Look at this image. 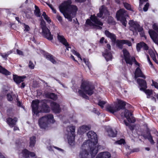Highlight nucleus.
Here are the masks:
<instances>
[{"label": "nucleus", "instance_id": "obj_1", "mask_svg": "<svg viewBox=\"0 0 158 158\" xmlns=\"http://www.w3.org/2000/svg\"><path fill=\"white\" fill-rule=\"evenodd\" d=\"M88 137L90 139L86 142L83 143L82 147L88 146L90 151L91 158L89 152L85 149L81 151L80 153V158H94L96 156L100 148V145H97L98 142L97 135L93 131H89L87 133Z\"/></svg>", "mask_w": 158, "mask_h": 158}, {"label": "nucleus", "instance_id": "obj_2", "mask_svg": "<svg viewBox=\"0 0 158 158\" xmlns=\"http://www.w3.org/2000/svg\"><path fill=\"white\" fill-rule=\"evenodd\" d=\"M81 89H79L78 93L79 95L83 98L87 100L89 99V96L93 94L95 89V86L91 82L88 81L84 80L82 81L81 85Z\"/></svg>", "mask_w": 158, "mask_h": 158}, {"label": "nucleus", "instance_id": "obj_3", "mask_svg": "<svg viewBox=\"0 0 158 158\" xmlns=\"http://www.w3.org/2000/svg\"><path fill=\"white\" fill-rule=\"evenodd\" d=\"M72 3L71 0H67L64 1L59 5L60 11L64 15L70 13L74 16L76 15L78 8L76 5H72Z\"/></svg>", "mask_w": 158, "mask_h": 158}, {"label": "nucleus", "instance_id": "obj_4", "mask_svg": "<svg viewBox=\"0 0 158 158\" xmlns=\"http://www.w3.org/2000/svg\"><path fill=\"white\" fill-rule=\"evenodd\" d=\"M126 105V102L121 99H118L115 106L113 105L108 106L106 108V110L112 114H114L121 110L125 109Z\"/></svg>", "mask_w": 158, "mask_h": 158}, {"label": "nucleus", "instance_id": "obj_5", "mask_svg": "<svg viewBox=\"0 0 158 158\" xmlns=\"http://www.w3.org/2000/svg\"><path fill=\"white\" fill-rule=\"evenodd\" d=\"M55 122L53 115L52 114H49L40 118L38 123L41 128H45L49 122L54 123Z\"/></svg>", "mask_w": 158, "mask_h": 158}, {"label": "nucleus", "instance_id": "obj_6", "mask_svg": "<svg viewBox=\"0 0 158 158\" xmlns=\"http://www.w3.org/2000/svg\"><path fill=\"white\" fill-rule=\"evenodd\" d=\"M128 16L127 11L123 8L120 9L117 11L116 15L117 20L120 21L124 27L127 26V22L126 17Z\"/></svg>", "mask_w": 158, "mask_h": 158}, {"label": "nucleus", "instance_id": "obj_7", "mask_svg": "<svg viewBox=\"0 0 158 158\" xmlns=\"http://www.w3.org/2000/svg\"><path fill=\"white\" fill-rule=\"evenodd\" d=\"M105 34L106 35L108 38L110 39L112 42L114 43L116 42V46L120 49H122L123 48V45L124 44V40H118L116 41V37L115 35L110 33L108 30H106L105 31Z\"/></svg>", "mask_w": 158, "mask_h": 158}, {"label": "nucleus", "instance_id": "obj_8", "mask_svg": "<svg viewBox=\"0 0 158 158\" xmlns=\"http://www.w3.org/2000/svg\"><path fill=\"white\" fill-rule=\"evenodd\" d=\"M90 19H87L85 22L86 24L89 26H94V24L92 23L91 21L94 22L95 24L98 25L102 26L103 25V23L98 19L97 17L95 16V15H91L90 17Z\"/></svg>", "mask_w": 158, "mask_h": 158}, {"label": "nucleus", "instance_id": "obj_9", "mask_svg": "<svg viewBox=\"0 0 158 158\" xmlns=\"http://www.w3.org/2000/svg\"><path fill=\"white\" fill-rule=\"evenodd\" d=\"M71 135L68 136V142L69 143L71 146H73L74 144L75 138V127L73 126H70L69 127Z\"/></svg>", "mask_w": 158, "mask_h": 158}, {"label": "nucleus", "instance_id": "obj_10", "mask_svg": "<svg viewBox=\"0 0 158 158\" xmlns=\"http://www.w3.org/2000/svg\"><path fill=\"white\" fill-rule=\"evenodd\" d=\"M99 12L97 14V16L98 17L100 18L102 17L103 15L104 16L102 18H104L105 16H107L109 15V12L107 10L106 7L104 5H102L99 9Z\"/></svg>", "mask_w": 158, "mask_h": 158}, {"label": "nucleus", "instance_id": "obj_11", "mask_svg": "<svg viewBox=\"0 0 158 158\" xmlns=\"http://www.w3.org/2000/svg\"><path fill=\"white\" fill-rule=\"evenodd\" d=\"M57 38L58 40L65 47V51H69V48H71L69 43L67 42V40L63 35H60L59 33L57 34Z\"/></svg>", "mask_w": 158, "mask_h": 158}, {"label": "nucleus", "instance_id": "obj_12", "mask_svg": "<svg viewBox=\"0 0 158 158\" xmlns=\"http://www.w3.org/2000/svg\"><path fill=\"white\" fill-rule=\"evenodd\" d=\"M132 113L127 109H125L124 113H122L121 114V116L124 115L129 122L134 123L135 120L133 119V117L132 116Z\"/></svg>", "mask_w": 158, "mask_h": 158}, {"label": "nucleus", "instance_id": "obj_13", "mask_svg": "<svg viewBox=\"0 0 158 158\" xmlns=\"http://www.w3.org/2000/svg\"><path fill=\"white\" fill-rule=\"evenodd\" d=\"M42 35L43 36L49 40H53V35L51 34L50 30L47 28L42 29Z\"/></svg>", "mask_w": 158, "mask_h": 158}, {"label": "nucleus", "instance_id": "obj_14", "mask_svg": "<svg viewBox=\"0 0 158 158\" xmlns=\"http://www.w3.org/2000/svg\"><path fill=\"white\" fill-rule=\"evenodd\" d=\"M40 102L39 100L38 99L33 100L32 101L31 106L32 112L34 114H35L37 115L39 113L38 109L39 108V104Z\"/></svg>", "mask_w": 158, "mask_h": 158}, {"label": "nucleus", "instance_id": "obj_15", "mask_svg": "<svg viewBox=\"0 0 158 158\" xmlns=\"http://www.w3.org/2000/svg\"><path fill=\"white\" fill-rule=\"evenodd\" d=\"M40 102L41 103V110L44 112H49L50 111V108L47 104L48 101L44 99L41 101Z\"/></svg>", "mask_w": 158, "mask_h": 158}, {"label": "nucleus", "instance_id": "obj_16", "mask_svg": "<svg viewBox=\"0 0 158 158\" xmlns=\"http://www.w3.org/2000/svg\"><path fill=\"white\" fill-rule=\"evenodd\" d=\"M51 106L52 110L56 114H59L60 113L61 109L59 104L55 102H52L51 103Z\"/></svg>", "mask_w": 158, "mask_h": 158}, {"label": "nucleus", "instance_id": "obj_17", "mask_svg": "<svg viewBox=\"0 0 158 158\" xmlns=\"http://www.w3.org/2000/svg\"><path fill=\"white\" fill-rule=\"evenodd\" d=\"M148 33L153 42L156 44H158V34L157 33L152 29L149 30Z\"/></svg>", "mask_w": 158, "mask_h": 158}, {"label": "nucleus", "instance_id": "obj_18", "mask_svg": "<svg viewBox=\"0 0 158 158\" xmlns=\"http://www.w3.org/2000/svg\"><path fill=\"white\" fill-rule=\"evenodd\" d=\"M137 81L139 85L140 89L143 91L147 88V82L145 80L140 78H138Z\"/></svg>", "mask_w": 158, "mask_h": 158}, {"label": "nucleus", "instance_id": "obj_19", "mask_svg": "<svg viewBox=\"0 0 158 158\" xmlns=\"http://www.w3.org/2000/svg\"><path fill=\"white\" fill-rule=\"evenodd\" d=\"M124 59L126 63L127 64H131L130 61L131 56L129 52L126 49L124 48L123 50Z\"/></svg>", "mask_w": 158, "mask_h": 158}, {"label": "nucleus", "instance_id": "obj_20", "mask_svg": "<svg viewBox=\"0 0 158 158\" xmlns=\"http://www.w3.org/2000/svg\"><path fill=\"white\" fill-rule=\"evenodd\" d=\"M18 121V118L16 117L12 118L10 117H8L6 119V122L7 124L10 127H13L16 125Z\"/></svg>", "mask_w": 158, "mask_h": 158}, {"label": "nucleus", "instance_id": "obj_21", "mask_svg": "<svg viewBox=\"0 0 158 158\" xmlns=\"http://www.w3.org/2000/svg\"><path fill=\"white\" fill-rule=\"evenodd\" d=\"M26 77L24 76H20L16 74L13 75V80L17 84H19L21 82H23L24 81V79Z\"/></svg>", "mask_w": 158, "mask_h": 158}, {"label": "nucleus", "instance_id": "obj_22", "mask_svg": "<svg viewBox=\"0 0 158 158\" xmlns=\"http://www.w3.org/2000/svg\"><path fill=\"white\" fill-rule=\"evenodd\" d=\"M138 77H141L144 79L146 78L145 76L143 74L141 70L139 67L136 69L135 73V78L136 79Z\"/></svg>", "mask_w": 158, "mask_h": 158}, {"label": "nucleus", "instance_id": "obj_23", "mask_svg": "<svg viewBox=\"0 0 158 158\" xmlns=\"http://www.w3.org/2000/svg\"><path fill=\"white\" fill-rule=\"evenodd\" d=\"M43 54L46 59L49 60L53 64H55L56 63V61L54 58L53 56L50 54L44 51Z\"/></svg>", "mask_w": 158, "mask_h": 158}, {"label": "nucleus", "instance_id": "obj_24", "mask_svg": "<svg viewBox=\"0 0 158 158\" xmlns=\"http://www.w3.org/2000/svg\"><path fill=\"white\" fill-rule=\"evenodd\" d=\"M132 27L134 28L135 31L141 32L143 31V29L142 27H141L139 24L137 23H133L131 25Z\"/></svg>", "mask_w": 158, "mask_h": 158}, {"label": "nucleus", "instance_id": "obj_25", "mask_svg": "<svg viewBox=\"0 0 158 158\" xmlns=\"http://www.w3.org/2000/svg\"><path fill=\"white\" fill-rule=\"evenodd\" d=\"M110 157L111 154L109 152H105L98 154L96 158H109Z\"/></svg>", "mask_w": 158, "mask_h": 158}, {"label": "nucleus", "instance_id": "obj_26", "mask_svg": "<svg viewBox=\"0 0 158 158\" xmlns=\"http://www.w3.org/2000/svg\"><path fill=\"white\" fill-rule=\"evenodd\" d=\"M102 55L104 57L107 61H108L112 59V54L111 52H109L107 49L105 50V53L102 52Z\"/></svg>", "mask_w": 158, "mask_h": 158}, {"label": "nucleus", "instance_id": "obj_27", "mask_svg": "<svg viewBox=\"0 0 158 158\" xmlns=\"http://www.w3.org/2000/svg\"><path fill=\"white\" fill-rule=\"evenodd\" d=\"M145 125L146 127V134L142 135L143 136L145 139H147V138H148L149 137L152 136L151 133V130L148 127L147 124H145Z\"/></svg>", "mask_w": 158, "mask_h": 158}, {"label": "nucleus", "instance_id": "obj_28", "mask_svg": "<svg viewBox=\"0 0 158 158\" xmlns=\"http://www.w3.org/2000/svg\"><path fill=\"white\" fill-rule=\"evenodd\" d=\"M0 73L5 76L10 75L11 74L10 72L0 65Z\"/></svg>", "mask_w": 158, "mask_h": 158}, {"label": "nucleus", "instance_id": "obj_29", "mask_svg": "<svg viewBox=\"0 0 158 158\" xmlns=\"http://www.w3.org/2000/svg\"><path fill=\"white\" fill-rule=\"evenodd\" d=\"M107 131L109 136L113 137H116L117 135L116 131H114L112 128H109L108 129Z\"/></svg>", "mask_w": 158, "mask_h": 158}, {"label": "nucleus", "instance_id": "obj_30", "mask_svg": "<svg viewBox=\"0 0 158 158\" xmlns=\"http://www.w3.org/2000/svg\"><path fill=\"white\" fill-rule=\"evenodd\" d=\"M29 147L33 148L35 146L36 143V137L33 136L30 138Z\"/></svg>", "mask_w": 158, "mask_h": 158}, {"label": "nucleus", "instance_id": "obj_31", "mask_svg": "<svg viewBox=\"0 0 158 158\" xmlns=\"http://www.w3.org/2000/svg\"><path fill=\"white\" fill-rule=\"evenodd\" d=\"M123 4L124 7L127 10L132 12H134V8L132 7L131 5L130 4L126 2H123Z\"/></svg>", "mask_w": 158, "mask_h": 158}, {"label": "nucleus", "instance_id": "obj_32", "mask_svg": "<svg viewBox=\"0 0 158 158\" xmlns=\"http://www.w3.org/2000/svg\"><path fill=\"white\" fill-rule=\"evenodd\" d=\"M45 96L47 98L55 100L56 99L57 97L56 95L54 93H47L45 94Z\"/></svg>", "mask_w": 158, "mask_h": 158}, {"label": "nucleus", "instance_id": "obj_33", "mask_svg": "<svg viewBox=\"0 0 158 158\" xmlns=\"http://www.w3.org/2000/svg\"><path fill=\"white\" fill-rule=\"evenodd\" d=\"M142 91L145 93L147 95V98H151V96L153 94V91L152 89H145Z\"/></svg>", "mask_w": 158, "mask_h": 158}, {"label": "nucleus", "instance_id": "obj_34", "mask_svg": "<svg viewBox=\"0 0 158 158\" xmlns=\"http://www.w3.org/2000/svg\"><path fill=\"white\" fill-rule=\"evenodd\" d=\"M22 153L23 157L24 158H28L29 156V151L26 149L22 150Z\"/></svg>", "mask_w": 158, "mask_h": 158}, {"label": "nucleus", "instance_id": "obj_35", "mask_svg": "<svg viewBox=\"0 0 158 158\" xmlns=\"http://www.w3.org/2000/svg\"><path fill=\"white\" fill-rule=\"evenodd\" d=\"M35 9L34 10V14L37 17H40L41 15L40 10L39 7L35 5Z\"/></svg>", "mask_w": 158, "mask_h": 158}, {"label": "nucleus", "instance_id": "obj_36", "mask_svg": "<svg viewBox=\"0 0 158 158\" xmlns=\"http://www.w3.org/2000/svg\"><path fill=\"white\" fill-rule=\"evenodd\" d=\"M6 113L7 115L9 117H13L14 116V113L12 108L7 109L6 110Z\"/></svg>", "mask_w": 158, "mask_h": 158}, {"label": "nucleus", "instance_id": "obj_37", "mask_svg": "<svg viewBox=\"0 0 158 158\" xmlns=\"http://www.w3.org/2000/svg\"><path fill=\"white\" fill-rule=\"evenodd\" d=\"M64 16L65 18L68 19L69 20L70 22L72 21L73 18L74 17L72 15V14H70V13L64 15Z\"/></svg>", "mask_w": 158, "mask_h": 158}, {"label": "nucleus", "instance_id": "obj_38", "mask_svg": "<svg viewBox=\"0 0 158 158\" xmlns=\"http://www.w3.org/2000/svg\"><path fill=\"white\" fill-rule=\"evenodd\" d=\"M130 61L131 62V64H129L132 65L133 64V62H134L135 65L139 66L140 64L137 62L134 57L132 56L131 57Z\"/></svg>", "mask_w": 158, "mask_h": 158}, {"label": "nucleus", "instance_id": "obj_39", "mask_svg": "<svg viewBox=\"0 0 158 158\" xmlns=\"http://www.w3.org/2000/svg\"><path fill=\"white\" fill-rule=\"evenodd\" d=\"M40 25L41 29L47 27L46 23L43 19L41 20Z\"/></svg>", "mask_w": 158, "mask_h": 158}, {"label": "nucleus", "instance_id": "obj_40", "mask_svg": "<svg viewBox=\"0 0 158 158\" xmlns=\"http://www.w3.org/2000/svg\"><path fill=\"white\" fill-rule=\"evenodd\" d=\"M6 98L8 101L11 102L13 101V99L12 95L10 93H8L7 94Z\"/></svg>", "mask_w": 158, "mask_h": 158}, {"label": "nucleus", "instance_id": "obj_41", "mask_svg": "<svg viewBox=\"0 0 158 158\" xmlns=\"http://www.w3.org/2000/svg\"><path fill=\"white\" fill-rule=\"evenodd\" d=\"M142 42L138 43L136 44V49L138 52L140 51L141 48H142Z\"/></svg>", "mask_w": 158, "mask_h": 158}, {"label": "nucleus", "instance_id": "obj_42", "mask_svg": "<svg viewBox=\"0 0 158 158\" xmlns=\"http://www.w3.org/2000/svg\"><path fill=\"white\" fill-rule=\"evenodd\" d=\"M116 143L118 144H125L126 143L125 140L123 139H121L119 140L116 141Z\"/></svg>", "mask_w": 158, "mask_h": 158}, {"label": "nucleus", "instance_id": "obj_43", "mask_svg": "<svg viewBox=\"0 0 158 158\" xmlns=\"http://www.w3.org/2000/svg\"><path fill=\"white\" fill-rule=\"evenodd\" d=\"M108 23L109 24H113L115 23L114 18L112 17H109L108 19Z\"/></svg>", "mask_w": 158, "mask_h": 158}, {"label": "nucleus", "instance_id": "obj_44", "mask_svg": "<svg viewBox=\"0 0 158 158\" xmlns=\"http://www.w3.org/2000/svg\"><path fill=\"white\" fill-rule=\"evenodd\" d=\"M106 102L104 101H99L98 102V105L100 106L101 108H102L104 107V105L106 104Z\"/></svg>", "mask_w": 158, "mask_h": 158}, {"label": "nucleus", "instance_id": "obj_45", "mask_svg": "<svg viewBox=\"0 0 158 158\" xmlns=\"http://www.w3.org/2000/svg\"><path fill=\"white\" fill-rule=\"evenodd\" d=\"M142 48L144 50H147L148 49V45L145 43L142 42Z\"/></svg>", "mask_w": 158, "mask_h": 158}, {"label": "nucleus", "instance_id": "obj_46", "mask_svg": "<svg viewBox=\"0 0 158 158\" xmlns=\"http://www.w3.org/2000/svg\"><path fill=\"white\" fill-rule=\"evenodd\" d=\"M124 44L127 45L128 46H131L132 45V43L131 42L128 40H124Z\"/></svg>", "mask_w": 158, "mask_h": 158}, {"label": "nucleus", "instance_id": "obj_47", "mask_svg": "<svg viewBox=\"0 0 158 158\" xmlns=\"http://www.w3.org/2000/svg\"><path fill=\"white\" fill-rule=\"evenodd\" d=\"M149 6V3L147 2L144 5V6L143 8V10L145 12L147 11L148 9Z\"/></svg>", "mask_w": 158, "mask_h": 158}, {"label": "nucleus", "instance_id": "obj_48", "mask_svg": "<svg viewBox=\"0 0 158 158\" xmlns=\"http://www.w3.org/2000/svg\"><path fill=\"white\" fill-rule=\"evenodd\" d=\"M147 139L152 144H154L155 143L154 140L153 139L152 136L149 137H148V138H147Z\"/></svg>", "mask_w": 158, "mask_h": 158}, {"label": "nucleus", "instance_id": "obj_49", "mask_svg": "<svg viewBox=\"0 0 158 158\" xmlns=\"http://www.w3.org/2000/svg\"><path fill=\"white\" fill-rule=\"evenodd\" d=\"M28 66L31 69H33L34 68L35 65L31 60L29 61Z\"/></svg>", "mask_w": 158, "mask_h": 158}, {"label": "nucleus", "instance_id": "obj_50", "mask_svg": "<svg viewBox=\"0 0 158 158\" xmlns=\"http://www.w3.org/2000/svg\"><path fill=\"white\" fill-rule=\"evenodd\" d=\"M152 85L154 86L155 88L158 89V83L154 81L153 80H152Z\"/></svg>", "mask_w": 158, "mask_h": 158}, {"label": "nucleus", "instance_id": "obj_51", "mask_svg": "<svg viewBox=\"0 0 158 158\" xmlns=\"http://www.w3.org/2000/svg\"><path fill=\"white\" fill-rule=\"evenodd\" d=\"M153 29L158 33V26L156 23H154L152 26Z\"/></svg>", "mask_w": 158, "mask_h": 158}, {"label": "nucleus", "instance_id": "obj_52", "mask_svg": "<svg viewBox=\"0 0 158 158\" xmlns=\"http://www.w3.org/2000/svg\"><path fill=\"white\" fill-rule=\"evenodd\" d=\"M24 25V27L25 28L24 31L25 30L26 31H28L30 30V28L29 26L28 25L26 24L25 23H23Z\"/></svg>", "mask_w": 158, "mask_h": 158}, {"label": "nucleus", "instance_id": "obj_53", "mask_svg": "<svg viewBox=\"0 0 158 158\" xmlns=\"http://www.w3.org/2000/svg\"><path fill=\"white\" fill-rule=\"evenodd\" d=\"M149 54L150 55L151 58H152L154 57V56H156L152 50L149 51Z\"/></svg>", "mask_w": 158, "mask_h": 158}, {"label": "nucleus", "instance_id": "obj_54", "mask_svg": "<svg viewBox=\"0 0 158 158\" xmlns=\"http://www.w3.org/2000/svg\"><path fill=\"white\" fill-rule=\"evenodd\" d=\"M56 18L60 22H61L62 21V17L59 15H57L56 16Z\"/></svg>", "mask_w": 158, "mask_h": 158}, {"label": "nucleus", "instance_id": "obj_55", "mask_svg": "<svg viewBox=\"0 0 158 158\" xmlns=\"http://www.w3.org/2000/svg\"><path fill=\"white\" fill-rule=\"evenodd\" d=\"M83 61L86 64V65L89 67V62L88 60H87L86 59L84 58L83 59Z\"/></svg>", "mask_w": 158, "mask_h": 158}, {"label": "nucleus", "instance_id": "obj_56", "mask_svg": "<svg viewBox=\"0 0 158 158\" xmlns=\"http://www.w3.org/2000/svg\"><path fill=\"white\" fill-rule=\"evenodd\" d=\"M17 97H18V96L17 95ZM16 100L17 101V105L19 107H21V106L22 103L19 100V99L18 98H16Z\"/></svg>", "mask_w": 158, "mask_h": 158}, {"label": "nucleus", "instance_id": "obj_57", "mask_svg": "<svg viewBox=\"0 0 158 158\" xmlns=\"http://www.w3.org/2000/svg\"><path fill=\"white\" fill-rule=\"evenodd\" d=\"M44 19L48 22H51V20L50 19V18L47 15L44 17Z\"/></svg>", "mask_w": 158, "mask_h": 158}, {"label": "nucleus", "instance_id": "obj_58", "mask_svg": "<svg viewBox=\"0 0 158 158\" xmlns=\"http://www.w3.org/2000/svg\"><path fill=\"white\" fill-rule=\"evenodd\" d=\"M1 56L5 60H6L8 56V54H7L6 53H4V54H2Z\"/></svg>", "mask_w": 158, "mask_h": 158}, {"label": "nucleus", "instance_id": "obj_59", "mask_svg": "<svg viewBox=\"0 0 158 158\" xmlns=\"http://www.w3.org/2000/svg\"><path fill=\"white\" fill-rule=\"evenodd\" d=\"M49 6L50 7L52 11V12L54 13H56V10L51 5H49Z\"/></svg>", "mask_w": 158, "mask_h": 158}, {"label": "nucleus", "instance_id": "obj_60", "mask_svg": "<svg viewBox=\"0 0 158 158\" xmlns=\"http://www.w3.org/2000/svg\"><path fill=\"white\" fill-rule=\"evenodd\" d=\"M93 112L95 114H97L98 115H99L100 114V113L97 110V109L95 108H94L93 109Z\"/></svg>", "mask_w": 158, "mask_h": 158}, {"label": "nucleus", "instance_id": "obj_61", "mask_svg": "<svg viewBox=\"0 0 158 158\" xmlns=\"http://www.w3.org/2000/svg\"><path fill=\"white\" fill-rule=\"evenodd\" d=\"M81 128L83 129H84L86 130H89L90 129V128L86 125H83L82 127Z\"/></svg>", "mask_w": 158, "mask_h": 158}, {"label": "nucleus", "instance_id": "obj_62", "mask_svg": "<svg viewBox=\"0 0 158 158\" xmlns=\"http://www.w3.org/2000/svg\"><path fill=\"white\" fill-rule=\"evenodd\" d=\"M17 53L19 55H23V52L19 50L18 49H17L16 50Z\"/></svg>", "mask_w": 158, "mask_h": 158}, {"label": "nucleus", "instance_id": "obj_63", "mask_svg": "<svg viewBox=\"0 0 158 158\" xmlns=\"http://www.w3.org/2000/svg\"><path fill=\"white\" fill-rule=\"evenodd\" d=\"M130 130L132 131L134 129L135 126L133 125H130L128 126Z\"/></svg>", "mask_w": 158, "mask_h": 158}, {"label": "nucleus", "instance_id": "obj_64", "mask_svg": "<svg viewBox=\"0 0 158 158\" xmlns=\"http://www.w3.org/2000/svg\"><path fill=\"white\" fill-rule=\"evenodd\" d=\"M73 53H75L78 57H80V55L78 52H77L76 51L73 50L72 51Z\"/></svg>", "mask_w": 158, "mask_h": 158}]
</instances>
